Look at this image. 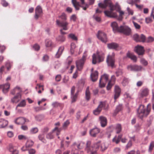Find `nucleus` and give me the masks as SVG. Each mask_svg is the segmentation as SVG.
<instances>
[{
	"mask_svg": "<svg viewBox=\"0 0 154 154\" xmlns=\"http://www.w3.org/2000/svg\"><path fill=\"white\" fill-rule=\"evenodd\" d=\"M98 5L99 7L102 8H106L107 6L110 7V11L107 10L104 11V13L106 16L111 18H115L117 17L116 13L112 12L117 7H118L117 3H116V5H114L112 4L110 0H105L104 3H99Z\"/></svg>",
	"mask_w": 154,
	"mask_h": 154,
	"instance_id": "1",
	"label": "nucleus"
},
{
	"mask_svg": "<svg viewBox=\"0 0 154 154\" xmlns=\"http://www.w3.org/2000/svg\"><path fill=\"white\" fill-rule=\"evenodd\" d=\"M151 110V104H149L146 107L144 105H140L137 109V116L140 119H142L146 117L149 114Z\"/></svg>",
	"mask_w": 154,
	"mask_h": 154,
	"instance_id": "2",
	"label": "nucleus"
},
{
	"mask_svg": "<svg viewBox=\"0 0 154 154\" xmlns=\"http://www.w3.org/2000/svg\"><path fill=\"white\" fill-rule=\"evenodd\" d=\"M91 142L90 141H87L85 149V151L88 154H97L100 146V143H95L91 146Z\"/></svg>",
	"mask_w": 154,
	"mask_h": 154,
	"instance_id": "3",
	"label": "nucleus"
},
{
	"mask_svg": "<svg viewBox=\"0 0 154 154\" xmlns=\"http://www.w3.org/2000/svg\"><path fill=\"white\" fill-rule=\"evenodd\" d=\"M58 17L62 21H60L59 20L57 19L56 21V25L59 27H63L64 30H68L69 28V23L66 21L67 18L66 14L63 13L61 15L58 16Z\"/></svg>",
	"mask_w": 154,
	"mask_h": 154,
	"instance_id": "4",
	"label": "nucleus"
},
{
	"mask_svg": "<svg viewBox=\"0 0 154 154\" xmlns=\"http://www.w3.org/2000/svg\"><path fill=\"white\" fill-rule=\"evenodd\" d=\"M94 0H89L88 3H85L81 5L80 4L79 2H77L76 0H72V3L76 10H79L80 9V7H81L84 10H86L87 9L89 8L90 5L94 4Z\"/></svg>",
	"mask_w": 154,
	"mask_h": 154,
	"instance_id": "5",
	"label": "nucleus"
},
{
	"mask_svg": "<svg viewBox=\"0 0 154 154\" xmlns=\"http://www.w3.org/2000/svg\"><path fill=\"white\" fill-rule=\"evenodd\" d=\"M115 54L113 52L112 55H108L106 58V62L109 66L113 67L115 63Z\"/></svg>",
	"mask_w": 154,
	"mask_h": 154,
	"instance_id": "6",
	"label": "nucleus"
},
{
	"mask_svg": "<svg viewBox=\"0 0 154 154\" xmlns=\"http://www.w3.org/2000/svg\"><path fill=\"white\" fill-rule=\"evenodd\" d=\"M92 62L93 64H96L97 63H100L103 61L104 59V57L101 55L94 54L92 56Z\"/></svg>",
	"mask_w": 154,
	"mask_h": 154,
	"instance_id": "7",
	"label": "nucleus"
},
{
	"mask_svg": "<svg viewBox=\"0 0 154 154\" xmlns=\"http://www.w3.org/2000/svg\"><path fill=\"white\" fill-rule=\"evenodd\" d=\"M109 78V75L107 74H104L102 75L99 80V87L103 88L105 86Z\"/></svg>",
	"mask_w": 154,
	"mask_h": 154,
	"instance_id": "8",
	"label": "nucleus"
},
{
	"mask_svg": "<svg viewBox=\"0 0 154 154\" xmlns=\"http://www.w3.org/2000/svg\"><path fill=\"white\" fill-rule=\"evenodd\" d=\"M97 38L102 42L106 43L107 42L106 35L101 31H98L97 34Z\"/></svg>",
	"mask_w": 154,
	"mask_h": 154,
	"instance_id": "9",
	"label": "nucleus"
},
{
	"mask_svg": "<svg viewBox=\"0 0 154 154\" xmlns=\"http://www.w3.org/2000/svg\"><path fill=\"white\" fill-rule=\"evenodd\" d=\"M131 30L130 28L126 26H120L119 32H122L127 35H130Z\"/></svg>",
	"mask_w": 154,
	"mask_h": 154,
	"instance_id": "10",
	"label": "nucleus"
},
{
	"mask_svg": "<svg viewBox=\"0 0 154 154\" xmlns=\"http://www.w3.org/2000/svg\"><path fill=\"white\" fill-rule=\"evenodd\" d=\"M127 68L128 71L136 72L140 71L142 67L135 64H130L127 66Z\"/></svg>",
	"mask_w": 154,
	"mask_h": 154,
	"instance_id": "11",
	"label": "nucleus"
},
{
	"mask_svg": "<svg viewBox=\"0 0 154 154\" xmlns=\"http://www.w3.org/2000/svg\"><path fill=\"white\" fill-rule=\"evenodd\" d=\"M149 90L146 88H143L140 91L139 93V96L140 98H143V97L147 96L149 93Z\"/></svg>",
	"mask_w": 154,
	"mask_h": 154,
	"instance_id": "12",
	"label": "nucleus"
},
{
	"mask_svg": "<svg viewBox=\"0 0 154 154\" xmlns=\"http://www.w3.org/2000/svg\"><path fill=\"white\" fill-rule=\"evenodd\" d=\"M134 51L139 55H142L144 53L143 47L142 46L137 45L134 48Z\"/></svg>",
	"mask_w": 154,
	"mask_h": 154,
	"instance_id": "13",
	"label": "nucleus"
},
{
	"mask_svg": "<svg viewBox=\"0 0 154 154\" xmlns=\"http://www.w3.org/2000/svg\"><path fill=\"white\" fill-rule=\"evenodd\" d=\"M29 122V120L27 119L26 118L20 117L17 119L15 121V122L17 125H23L26 122Z\"/></svg>",
	"mask_w": 154,
	"mask_h": 154,
	"instance_id": "14",
	"label": "nucleus"
},
{
	"mask_svg": "<svg viewBox=\"0 0 154 154\" xmlns=\"http://www.w3.org/2000/svg\"><path fill=\"white\" fill-rule=\"evenodd\" d=\"M10 87V84L7 83L4 85H0V89H2L3 93L6 94L8 91Z\"/></svg>",
	"mask_w": 154,
	"mask_h": 154,
	"instance_id": "15",
	"label": "nucleus"
},
{
	"mask_svg": "<svg viewBox=\"0 0 154 154\" xmlns=\"http://www.w3.org/2000/svg\"><path fill=\"white\" fill-rule=\"evenodd\" d=\"M104 105V104L103 102H100L97 107L93 111V113L96 115L99 114L101 112Z\"/></svg>",
	"mask_w": 154,
	"mask_h": 154,
	"instance_id": "16",
	"label": "nucleus"
},
{
	"mask_svg": "<svg viewBox=\"0 0 154 154\" xmlns=\"http://www.w3.org/2000/svg\"><path fill=\"white\" fill-rule=\"evenodd\" d=\"M34 144L33 141L31 140H28L26 144V146H23L21 148V150L23 151H25L28 150L27 148L32 146Z\"/></svg>",
	"mask_w": 154,
	"mask_h": 154,
	"instance_id": "17",
	"label": "nucleus"
},
{
	"mask_svg": "<svg viewBox=\"0 0 154 154\" xmlns=\"http://www.w3.org/2000/svg\"><path fill=\"white\" fill-rule=\"evenodd\" d=\"M100 131V130L99 128L96 127L90 130V134L91 136L95 137L97 134L99 133Z\"/></svg>",
	"mask_w": 154,
	"mask_h": 154,
	"instance_id": "18",
	"label": "nucleus"
},
{
	"mask_svg": "<svg viewBox=\"0 0 154 154\" xmlns=\"http://www.w3.org/2000/svg\"><path fill=\"white\" fill-rule=\"evenodd\" d=\"M99 119L101 127H104L106 126L107 123L106 118L103 116H101L99 117Z\"/></svg>",
	"mask_w": 154,
	"mask_h": 154,
	"instance_id": "19",
	"label": "nucleus"
},
{
	"mask_svg": "<svg viewBox=\"0 0 154 154\" xmlns=\"http://www.w3.org/2000/svg\"><path fill=\"white\" fill-rule=\"evenodd\" d=\"M115 95L114 99L115 100L117 99L119 96L121 92V89L118 86L116 85L114 88Z\"/></svg>",
	"mask_w": 154,
	"mask_h": 154,
	"instance_id": "20",
	"label": "nucleus"
},
{
	"mask_svg": "<svg viewBox=\"0 0 154 154\" xmlns=\"http://www.w3.org/2000/svg\"><path fill=\"white\" fill-rule=\"evenodd\" d=\"M21 99V94L20 93H18L13 98L11 99V101L13 103H17L19 102Z\"/></svg>",
	"mask_w": 154,
	"mask_h": 154,
	"instance_id": "21",
	"label": "nucleus"
},
{
	"mask_svg": "<svg viewBox=\"0 0 154 154\" xmlns=\"http://www.w3.org/2000/svg\"><path fill=\"white\" fill-rule=\"evenodd\" d=\"M85 62L83 60H79L76 62V66L79 70L80 71L82 69Z\"/></svg>",
	"mask_w": 154,
	"mask_h": 154,
	"instance_id": "22",
	"label": "nucleus"
},
{
	"mask_svg": "<svg viewBox=\"0 0 154 154\" xmlns=\"http://www.w3.org/2000/svg\"><path fill=\"white\" fill-rule=\"evenodd\" d=\"M107 47L109 49H115L116 50H118L119 47V45L115 42H112L107 44Z\"/></svg>",
	"mask_w": 154,
	"mask_h": 154,
	"instance_id": "23",
	"label": "nucleus"
},
{
	"mask_svg": "<svg viewBox=\"0 0 154 154\" xmlns=\"http://www.w3.org/2000/svg\"><path fill=\"white\" fill-rule=\"evenodd\" d=\"M111 25L112 27L113 31L114 33L119 32L120 27H118V24L116 22H113L112 23Z\"/></svg>",
	"mask_w": 154,
	"mask_h": 154,
	"instance_id": "24",
	"label": "nucleus"
},
{
	"mask_svg": "<svg viewBox=\"0 0 154 154\" xmlns=\"http://www.w3.org/2000/svg\"><path fill=\"white\" fill-rule=\"evenodd\" d=\"M85 98L87 102L91 98V93L89 86H88L86 89Z\"/></svg>",
	"mask_w": 154,
	"mask_h": 154,
	"instance_id": "25",
	"label": "nucleus"
},
{
	"mask_svg": "<svg viewBox=\"0 0 154 154\" xmlns=\"http://www.w3.org/2000/svg\"><path fill=\"white\" fill-rule=\"evenodd\" d=\"M74 144L76 146L78 149H82L84 147L85 143L82 141H79L77 143H74Z\"/></svg>",
	"mask_w": 154,
	"mask_h": 154,
	"instance_id": "26",
	"label": "nucleus"
},
{
	"mask_svg": "<svg viewBox=\"0 0 154 154\" xmlns=\"http://www.w3.org/2000/svg\"><path fill=\"white\" fill-rule=\"evenodd\" d=\"M79 90H78L77 91L76 93L71 94V98L72 100V103L75 102L77 100Z\"/></svg>",
	"mask_w": 154,
	"mask_h": 154,
	"instance_id": "27",
	"label": "nucleus"
},
{
	"mask_svg": "<svg viewBox=\"0 0 154 154\" xmlns=\"http://www.w3.org/2000/svg\"><path fill=\"white\" fill-rule=\"evenodd\" d=\"M91 77L92 81L95 82L98 78V72L97 71H95L94 73L91 75Z\"/></svg>",
	"mask_w": 154,
	"mask_h": 154,
	"instance_id": "28",
	"label": "nucleus"
},
{
	"mask_svg": "<svg viewBox=\"0 0 154 154\" xmlns=\"http://www.w3.org/2000/svg\"><path fill=\"white\" fill-rule=\"evenodd\" d=\"M64 47L63 46H61L59 48L58 51L56 54L55 57L57 58H59L62 54L64 50Z\"/></svg>",
	"mask_w": 154,
	"mask_h": 154,
	"instance_id": "29",
	"label": "nucleus"
},
{
	"mask_svg": "<svg viewBox=\"0 0 154 154\" xmlns=\"http://www.w3.org/2000/svg\"><path fill=\"white\" fill-rule=\"evenodd\" d=\"M114 128L117 134L120 133L122 129L121 125L119 124H116Z\"/></svg>",
	"mask_w": 154,
	"mask_h": 154,
	"instance_id": "30",
	"label": "nucleus"
},
{
	"mask_svg": "<svg viewBox=\"0 0 154 154\" xmlns=\"http://www.w3.org/2000/svg\"><path fill=\"white\" fill-rule=\"evenodd\" d=\"M21 91V90L20 88L17 86L11 91V93L13 95H14L16 93H17V94L18 93H20Z\"/></svg>",
	"mask_w": 154,
	"mask_h": 154,
	"instance_id": "31",
	"label": "nucleus"
},
{
	"mask_svg": "<svg viewBox=\"0 0 154 154\" xmlns=\"http://www.w3.org/2000/svg\"><path fill=\"white\" fill-rule=\"evenodd\" d=\"M56 40L58 42L62 43L64 42L66 40V38L63 35H59L56 38Z\"/></svg>",
	"mask_w": 154,
	"mask_h": 154,
	"instance_id": "32",
	"label": "nucleus"
},
{
	"mask_svg": "<svg viewBox=\"0 0 154 154\" xmlns=\"http://www.w3.org/2000/svg\"><path fill=\"white\" fill-rule=\"evenodd\" d=\"M127 57L130 58L134 62H136V61L137 60V57L135 56L132 54H131L130 53L128 52L127 54Z\"/></svg>",
	"mask_w": 154,
	"mask_h": 154,
	"instance_id": "33",
	"label": "nucleus"
},
{
	"mask_svg": "<svg viewBox=\"0 0 154 154\" xmlns=\"http://www.w3.org/2000/svg\"><path fill=\"white\" fill-rule=\"evenodd\" d=\"M129 82V80L128 79L124 77L123 78L122 84L123 86H125L128 85Z\"/></svg>",
	"mask_w": 154,
	"mask_h": 154,
	"instance_id": "34",
	"label": "nucleus"
},
{
	"mask_svg": "<svg viewBox=\"0 0 154 154\" xmlns=\"http://www.w3.org/2000/svg\"><path fill=\"white\" fill-rule=\"evenodd\" d=\"M76 48L75 44L74 43H72L70 45V53L71 54H72L75 52V49Z\"/></svg>",
	"mask_w": 154,
	"mask_h": 154,
	"instance_id": "35",
	"label": "nucleus"
},
{
	"mask_svg": "<svg viewBox=\"0 0 154 154\" xmlns=\"http://www.w3.org/2000/svg\"><path fill=\"white\" fill-rule=\"evenodd\" d=\"M26 103L25 100H22L17 106L16 108L18 107H23L25 106Z\"/></svg>",
	"mask_w": 154,
	"mask_h": 154,
	"instance_id": "36",
	"label": "nucleus"
},
{
	"mask_svg": "<svg viewBox=\"0 0 154 154\" xmlns=\"http://www.w3.org/2000/svg\"><path fill=\"white\" fill-rule=\"evenodd\" d=\"M54 132H52V131L51 132H49L47 134L46 137L47 139H53L54 137V136L53 134Z\"/></svg>",
	"mask_w": 154,
	"mask_h": 154,
	"instance_id": "37",
	"label": "nucleus"
},
{
	"mask_svg": "<svg viewBox=\"0 0 154 154\" xmlns=\"http://www.w3.org/2000/svg\"><path fill=\"white\" fill-rule=\"evenodd\" d=\"M35 12L39 14H41L42 13V9L41 7L39 6H38L35 9Z\"/></svg>",
	"mask_w": 154,
	"mask_h": 154,
	"instance_id": "38",
	"label": "nucleus"
},
{
	"mask_svg": "<svg viewBox=\"0 0 154 154\" xmlns=\"http://www.w3.org/2000/svg\"><path fill=\"white\" fill-rule=\"evenodd\" d=\"M116 76L118 77L119 76L121 75L123 73L122 70V69H119L117 70L115 72Z\"/></svg>",
	"mask_w": 154,
	"mask_h": 154,
	"instance_id": "39",
	"label": "nucleus"
},
{
	"mask_svg": "<svg viewBox=\"0 0 154 154\" xmlns=\"http://www.w3.org/2000/svg\"><path fill=\"white\" fill-rule=\"evenodd\" d=\"M8 121L3 119L2 123L0 125V128H3L6 126L8 124Z\"/></svg>",
	"mask_w": 154,
	"mask_h": 154,
	"instance_id": "40",
	"label": "nucleus"
},
{
	"mask_svg": "<svg viewBox=\"0 0 154 154\" xmlns=\"http://www.w3.org/2000/svg\"><path fill=\"white\" fill-rule=\"evenodd\" d=\"M45 45L46 47H49L51 46L52 43V41L50 40L47 39L45 40Z\"/></svg>",
	"mask_w": 154,
	"mask_h": 154,
	"instance_id": "41",
	"label": "nucleus"
},
{
	"mask_svg": "<svg viewBox=\"0 0 154 154\" xmlns=\"http://www.w3.org/2000/svg\"><path fill=\"white\" fill-rule=\"evenodd\" d=\"M68 36L73 40L77 41L78 40L77 37L73 34L70 33L68 35Z\"/></svg>",
	"mask_w": 154,
	"mask_h": 154,
	"instance_id": "42",
	"label": "nucleus"
},
{
	"mask_svg": "<svg viewBox=\"0 0 154 154\" xmlns=\"http://www.w3.org/2000/svg\"><path fill=\"white\" fill-rule=\"evenodd\" d=\"M12 65V63H11L8 61H7L6 62L5 66L7 68L8 71H9L11 68Z\"/></svg>",
	"mask_w": 154,
	"mask_h": 154,
	"instance_id": "43",
	"label": "nucleus"
},
{
	"mask_svg": "<svg viewBox=\"0 0 154 154\" xmlns=\"http://www.w3.org/2000/svg\"><path fill=\"white\" fill-rule=\"evenodd\" d=\"M9 151L11 152V154H18V152L16 149H14L12 147H10L9 148Z\"/></svg>",
	"mask_w": 154,
	"mask_h": 154,
	"instance_id": "44",
	"label": "nucleus"
},
{
	"mask_svg": "<svg viewBox=\"0 0 154 154\" xmlns=\"http://www.w3.org/2000/svg\"><path fill=\"white\" fill-rule=\"evenodd\" d=\"M134 39L136 42H139L140 35L137 34H135L133 36Z\"/></svg>",
	"mask_w": 154,
	"mask_h": 154,
	"instance_id": "45",
	"label": "nucleus"
},
{
	"mask_svg": "<svg viewBox=\"0 0 154 154\" xmlns=\"http://www.w3.org/2000/svg\"><path fill=\"white\" fill-rule=\"evenodd\" d=\"M38 131V128L35 127L31 128L30 130V132L32 134H35L37 133Z\"/></svg>",
	"mask_w": 154,
	"mask_h": 154,
	"instance_id": "46",
	"label": "nucleus"
},
{
	"mask_svg": "<svg viewBox=\"0 0 154 154\" xmlns=\"http://www.w3.org/2000/svg\"><path fill=\"white\" fill-rule=\"evenodd\" d=\"M122 109V104H119L116 107V109L115 110V112L116 113H118L119 111H120Z\"/></svg>",
	"mask_w": 154,
	"mask_h": 154,
	"instance_id": "47",
	"label": "nucleus"
},
{
	"mask_svg": "<svg viewBox=\"0 0 154 154\" xmlns=\"http://www.w3.org/2000/svg\"><path fill=\"white\" fill-rule=\"evenodd\" d=\"M78 83L80 86L82 88L85 83V81L84 79H81L79 81Z\"/></svg>",
	"mask_w": 154,
	"mask_h": 154,
	"instance_id": "48",
	"label": "nucleus"
},
{
	"mask_svg": "<svg viewBox=\"0 0 154 154\" xmlns=\"http://www.w3.org/2000/svg\"><path fill=\"white\" fill-rule=\"evenodd\" d=\"M146 39L145 36L143 34H141L140 35L139 42H144L145 41Z\"/></svg>",
	"mask_w": 154,
	"mask_h": 154,
	"instance_id": "49",
	"label": "nucleus"
},
{
	"mask_svg": "<svg viewBox=\"0 0 154 154\" xmlns=\"http://www.w3.org/2000/svg\"><path fill=\"white\" fill-rule=\"evenodd\" d=\"M38 138L39 140L43 142H45V140L44 139V134H39L38 136Z\"/></svg>",
	"mask_w": 154,
	"mask_h": 154,
	"instance_id": "50",
	"label": "nucleus"
},
{
	"mask_svg": "<svg viewBox=\"0 0 154 154\" xmlns=\"http://www.w3.org/2000/svg\"><path fill=\"white\" fill-rule=\"evenodd\" d=\"M140 63L144 66H146L148 64L147 61L143 58H141L140 60Z\"/></svg>",
	"mask_w": 154,
	"mask_h": 154,
	"instance_id": "51",
	"label": "nucleus"
},
{
	"mask_svg": "<svg viewBox=\"0 0 154 154\" xmlns=\"http://www.w3.org/2000/svg\"><path fill=\"white\" fill-rule=\"evenodd\" d=\"M113 84L112 83V82H111V81H109L108 84V85L106 86V89L108 90H109L111 88L112 85H113Z\"/></svg>",
	"mask_w": 154,
	"mask_h": 154,
	"instance_id": "52",
	"label": "nucleus"
},
{
	"mask_svg": "<svg viewBox=\"0 0 154 154\" xmlns=\"http://www.w3.org/2000/svg\"><path fill=\"white\" fill-rule=\"evenodd\" d=\"M61 104L57 102H55L53 103L52 105L54 107H57L60 106Z\"/></svg>",
	"mask_w": 154,
	"mask_h": 154,
	"instance_id": "53",
	"label": "nucleus"
},
{
	"mask_svg": "<svg viewBox=\"0 0 154 154\" xmlns=\"http://www.w3.org/2000/svg\"><path fill=\"white\" fill-rule=\"evenodd\" d=\"M71 154H79V150L78 149L73 148L72 150Z\"/></svg>",
	"mask_w": 154,
	"mask_h": 154,
	"instance_id": "54",
	"label": "nucleus"
},
{
	"mask_svg": "<svg viewBox=\"0 0 154 154\" xmlns=\"http://www.w3.org/2000/svg\"><path fill=\"white\" fill-rule=\"evenodd\" d=\"M127 10L129 15H132L133 14L134 12L133 10L131 9L129 7L127 8Z\"/></svg>",
	"mask_w": 154,
	"mask_h": 154,
	"instance_id": "55",
	"label": "nucleus"
},
{
	"mask_svg": "<svg viewBox=\"0 0 154 154\" xmlns=\"http://www.w3.org/2000/svg\"><path fill=\"white\" fill-rule=\"evenodd\" d=\"M153 142H152L150 143L148 149L149 152H152V150L154 146L153 145Z\"/></svg>",
	"mask_w": 154,
	"mask_h": 154,
	"instance_id": "56",
	"label": "nucleus"
},
{
	"mask_svg": "<svg viewBox=\"0 0 154 154\" xmlns=\"http://www.w3.org/2000/svg\"><path fill=\"white\" fill-rule=\"evenodd\" d=\"M132 22L133 23L134 27L136 29H139L140 28V25L138 24L137 23L135 22L134 21H132Z\"/></svg>",
	"mask_w": 154,
	"mask_h": 154,
	"instance_id": "57",
	"label": "nucleus"
},
{
	"mask_svg": "<svg viewBox=\"0 0 154 154\" xmlns=\"http://www.w3.org/2000/svg\"><path fill=\"white\" fill-rule=\"evenodd\" d=\"M61 129L60 128H59L57 127H55L52 130V132L54 133L55 131H56L57 132L60 133Z\"/></svg>",
	"mask_w": 154,
	"mask_h": 154,
	"instance_id": "58",
	"label": "nucleus"
},
{
	"mask_svg": "<svg viewBox=\"0 0 154 154\" xmlns=\"http://www.w3.org/2000/svg\"><path fill=\"white\" fill-rule=\"evenodd\" d=\"M101 150L102 151H104L106 149L107 147L105 146V144L104 143H102L100 146Z\"/></svg>",
	"mask_w": 154,
	"mask_h": 154,
	"instance_id": "59",
	"label": "nucleus"
},
{
	"mask_svg": "<svg viewBox=\"0 0 154 154\" xmlns=\"http://www.w3.org/2000/svg\"><path fill=\"white\" fill-rule=\"evenodd\" d=\"M152 21V19L150 17H146L145 18V22L147 24L151 23Z\"/></svg>",
	"mask_w": 154,
	"mask_h": 154,
	"instance_id": "60",
	"label": "nucleus"
},
{
	"mask_svg": "<svg viewBox=\"0 0 154 154\" xmlns=\"http://www.w3.org/2000/svg\"><path fill=\"white\" fill-rule=\"evenodd\" d=\"M70 122L69 120H67L63 124V128H66L69 125Z\"/></svg>",
	"mask_w": 154,
	"mask_h": 154,
	"instance_id": "61",
	"label": "nucleus"
},
{
	"mask_svg": "<svg viewBox=\"0 0 154 154\" xmlns=\"http://www.w3.org/2000/svg\"><path fill=\"white\" fill-rule=\"evenodd\" d=\"M1 4L3 6L5 7H7L8 5V3L5 0H1Z\"/></svg>",
	"mask_w": 154,
	"mask_h": 154,
	"instance_id": "62",
	"label": "nucleus"
},
{
	"mask_svg": "<svg viewBox=\"0 0 154 154\" xmlns=\"http://www.w3.org/2000/svg\"><path fill=\"white\" fill-rule=\"evenodd\" d=\"M61 78V77L60 75H57L55 77V80L57 82H60Z\"/></svg>",
	"mask_w": 154,
	"mask_h": 154,
	"instance_id": "63",
	"label": "nucleus"
},
{
	"mask_svg": "<svg viewBox=\"0 0 154 154\" xmlns=\"http://www.w3.org/2000/svg\"><path fill=\"white\" fill-rule=\"evenodd\" d=\"M33 48L35 51H38L40 49V46L37 44L35 45L33 47Z\"/></svg>",
	"mask_w": 154,
	"mask_h": 154,
	"instance_id": "64",
	"label": "nucleus"
}]
</instances>
